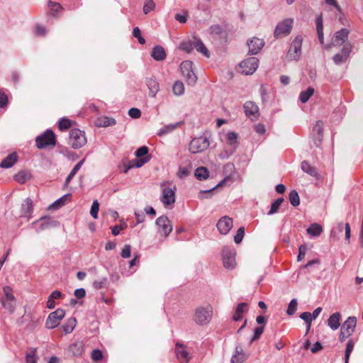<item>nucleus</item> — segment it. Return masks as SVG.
I'll list each match as a JSON object with an SVG mask.
<instances>
[{"mask_svg": "<svg viewBox=\"0 0 363 363\" xmlns=\"http://www.w3.org/2000/svg\"><path fill=\"white\" fill-rule=\"evenodd\" d=\"M213 307L211 304L201 305L195 308L193 320L199 326L208 325L213 318Z\"/></svg>", "mask_w": 363, "mask_h": 363, "instance_id": "obj_1", "label": "nucleus"}, {"mask_svg": "<svg viewBox=\"0 0 363 363\" xmlns=\"http://www.w3.org/2000/svg\"><path fill=\"white\" fill-rule=\"evenodd\" d=\"M211 133L204 131L202 135L194 138L189 143V151L192 153H199L207 150L211 144Z\"/></svg>", "mask_w": 363, "mask_h": 363, "instance_id": "obj_2", "label": "nucleus"}, {"mask_svg": "<svg viewBox=\"0 0 363 363\" xmlns=\"http://www.w3.org/2000/svg\"><path fill=\"white\" fill-rule=\"evenodd\" d=\"M162 189L161 201L165 206L172 205L175 202L176 185L173 182H163L160 184Z\"/></svg>", "mask_w": 363, "mask_h": 363, "instance_id": "obj_3", "label": "nucleus"}, {"mask_svg": "<svg viewBox=\"0 0 363 363\" xmlns=\"http://www.w3.org/2000/svg\"><path fill=\"white\" fill-rule=\"evenodd\" d=\"M294 26V19L287 18L279 22L274 29V36L276 38L285 37L290 34Z\"/></svg>", "mask_w": 363, "mask_h": 363, "instance_id": "obj_4", "label": "nucleus"}, {"mask_svg": "<svg viewBox=\"0 0 363 363\" xmlns=\"http://www.w3.org/2000/svg\"><path fill=\"white\" fill-rule=\"evenodd\" d=\"M148 152L149 149L147 146L139 147L135 152V155L139 159L136 160L133 164L125 167L124 172L126 173L131 167H141L145 164L147 163L151 159V156L148 154Z\"/></svg>", "mask_w": 363, "mask_h": 363, "instance_id": "obj_5", "label": "nucleus"}, {"mask_svg": "<svg viewBox=\"0 0 363 363\" xmlns=\"http://www.w3.org/2000/svg\"><path fill=\"white\" fill-rule=\"evenodd\" d=\"M86 143V138L84 132L74 128L69 132V144L74 149H79Z\"/></svg>", "mask_w": 363, "mask_h": 363, "instance_id": "obj_6", "label": "nucleus"}, {"mask_svg": "<svg viewBox=\"0 0 363 363\" xmlns=\"http://www.w3.org/2000/svg\"><path fill=\"white\" fill-rule=\"evenodd\" d=\"M236 252L235 249L224 247L222 250L221 256L223 264L225 268L233 269L236 266L235 261Z\"/></svg>", "mask_w": 363, "mask_h": 363, "instance_id": "obj_7", "label": "nucleus"}, {"mask_svg": "<svg viewBox=\"0 0 363 363\" xmlns=\"http://www.w3.org/2000/svg\"><path fill=\"white\" fill-rule=\"evenodd\" d=\"M35 143L39 149L45 148L49 145H55L56 143L55 133L52 130L48 129L43 134L36 138Z\"/></svg>", "mask_w": 363, "mask_h": 363, "instance_id": "obj_8", "label": "nucleus"}, {"mask_svg": "<svg viewBox=\"0 0 363 363\" xmlns=\"http://www.w3.org/2000/svg\"><path fill=\"white\" fill-rule=\"evenodd\" d=\"M195 48L199 52L201 53L206 57H210V52L205 46L201 39L194 38L193 42H183V50L189 52L192 49Z\"/></svg>", "mask_w": 363, "mask_h": 363, "instance_id": "obj_9", "label": "nucleus"}, {"mask_svg": "<svg viewBox=\"0 0 363 363\" xmlns=\"http://www.w3.org/2000/svg\"><path fill=\"white\" fill-rule=\"evenodd\" d=\"M65 312L63 309L58 308L56 311L52 312L48 315L45 326L48 329H53L56 327H57L60 321L62 320V318L65 317Z\"/></svg>", "mask_w": 363, "mask_h": 363, "instance_id": "obj_10", "label": "nucleus"}, {"mask_svg": "<svg viewBox=\"0 0 363 363\" xmlns=\"http://www.w3.org/2000/svg\"><path fill=\"white\" fill-rule=\"evenodd\" d=\"M303 38L297 35L293 40L288 51V56L294 60H298L301 54Z\"/></svg>", "mask_w": 363, "mask_h": 363, "instance_id": "obj_11", "label": "nucleus"}, {"mask_svg": "<svg viewBox=\"0 0 363 363\" xmlns=\"http://www.w3.org/2000/svg\"><path fill=\"white\" fill-rule=\"evenodd\" d=\"M239 65L242 73L246 75L252 74L258 67L259 60L255 57H250L242 60Z\"/></svg>", "mask_w": 363, "mask_h": 363, "instance_id": "obj_12", "label": "nucleus"}, {"mask_svg": "<svg viewBox=\"0 0 363 363\" xmlns=\"http://www.w3.org/2000/svg\"><path fill=\"white\" fill-rule=\"evenodd\" d=\"M155 224L157 227V233L167 237L172 230L170 221L166 216H160L156 219Z\"/></svg>", "mask_w": 363, "mask_h": 363, "instance_id": "obj_13", "label": "nucleus"}, {"mask_svg": "<svg viewBox=\"0 0 363 363\" xmlns=\"http://www.w3.org/2000/svg\"><path fill=\"white\" fill-rule=\"evenodd\" d=\"M193 62L190 60L183 61V76L189 85H194L197 81V76L192 69Z\"/></svg>", "mask_w": 363, "mask_h": 363, "instance_id": "obj_14", "label": "nucleus"}, {"mask_svg": "<svg viewBox=\"0 0 363 363\" xmlns=\"http://www.w3.org/2000/svg\"><path fill=\"white\" fill-rule=\"evenodd\" d=\"M324 123L322 121H318L314 125L312 130V138L314 145L320 147L323 138Z\"/></svg>", "mask_w": 363, "mask_h": 363, "instance_id": "obj_15", "label": "nucleus"}, {"mask_svg": "<svg viewBox=\"0 0 363 363\" xmlns=\"http://www.w3.org/2000/svg\"><path fill=\"white\" fill-rule=\"evenodd\" d=\"M216 226L221 235H227L233 226V219L228 216H224L218 220Z\"/></svg>", "mask_w": 363, "mask_h": 363, "instance_id": "obj_16", "label": "nucleus"}, {"mask_svg": "<svg viewBox=\"0 0 363 363\" xmlns=\"http://www.w3.org/2000/svg\"><path fill=\"white\" fill-rule=\"evenodd\" d=\"M245 115L252 120L257 119L259 116V110L257 105L252 101H246L243 105Z\"/></svg>", "mask_w": 363, "mask_h": 363, "instance_id": "obj_17", "label": "nucleus"}, {"mask_svg": "<svg viewBox=\"0 0 363 363\" xmlns=\"http://www.w3.org/2000/svg\"><path fill=\"white\" fill-rule=\"evenodd\" d=\"M247 43L249 48L248 53L251 55H255L259 53L265 44L263 39L256 37L249 40Z\"/></svg>", "mask_w": 363, "mask_h": 363, "instance_id": "obj_18", "label": "nucleus"}, {"mask_svg": "<svg viewBox=\"0 0 363 363\" xmlns=\"http://www.w3.org/2000/svg\"><path fill=\"white\" fill-rule=\"evenodd\" d=\"M357 324V318L354 316H350L342 325L340 331L351 336L354 331Z\"/></svg>", "mask_w": 363, "mask_h": 363, "instance_id": "obj_19", "label": "nucleus"}, {"mask_svg": "<svg viewBox=\"0 0 363 363\" xmlns=\"http://www.w3.org/2000/svg\"><path fill=\"white\" fill-rule=\"evenodd\" d=\"M145 84L149 89L148 95L151 98H155L160 91V84L155 77H150L145 79Z\"/></svg>", "mask_w": 363, "mask_h": 363, "instance_id": "obj_20", "label": "nucleus"}, {"mask_svg": "<svg viewBox=\"0 0 363 363\" xmlns=\"http://www.w3.org/2000/svg\"><path fill=\"white\" fill-rule=\"evenodd\" d=\"M349 33L350 30L345 28H341L335 32L334 34V39L337 45H343L347 40Z\"/></svg>", "mask_w": 363, "mask_h": 363, "instance_id": "obj_21", "label": "nucleus"}, {"mask_svg": "<svg viewBox=\"0 0 363 363\" xmlns=\"http://www.w3.org/2000/svg\"><path fill=\"white\" fill-rule=\"evenodd\" d=\"M33 211V201L30 198H27L21 205V216L30 218Z\"/></svg>", "mask_w": 363, "mask_h": 363, "instance_id": "obj_22", "label": "nucleus"}, {"mask_svg": "<svg viewBox=\"0 0 363 363\" xmlns=\"http://www.w3.org/2000/svg\"><path fill=\"white\" fill-rule=\"evenodd\" d=\"M248 308V304L247 303L242 302L238 303L235 308V314L232 317V319L235 322L242 320V314L247 312Z\"/></svg>", "mask_w": 363, "mask_h": 363, "instance_id": "obj_23", "label": "nucleus"}, {"mask_svg": "<svg viewBox=\"0 0 363 363\" xmlns=\"http://www.w3.org/2000/svg\"><path fill=\"white\" fill-rule=\"evenodd\" d=\"M301 170L314 178H318L319 174L317 169L311 166L306 160H303L301 163Z\"/></svg>", "mask_w": 363, "mask_h": 363, "instance_id": "obj_24", "label": "nucleus"}, {"mask_svg": "<svg viewBox=\"0 0 363 363\" xmlns=\"http://www.w3.org/2000/svg\"><path fill=\"white\" fill-rule=\"evenodd\" d=\"M341 315L339 312L333 313L328 319V325L333 330H337L340 326Z\"/></svg>", "mask_w": 363, "mask_h": 363, "instance_id": "obj_25", "label": "nucleus"}, {"mask_svg": "<svg viewBox=\"0 0 363 363\" xmlns=\"http://www.w3.org/2000/svg\"><path fill=\"white\" fill-rule=\"evenodd\" d=\"M151 56L155 60L163 61L166 58V52L162 46L156 45L152 48Z\"/></svg>", "mask_w": 363, "mask_h": 363, "instance_id": "obj_26", "label": "nucleus"}, {"mask_svg": "<svg viewBox=\"0 0 363 363\" xmlns=\"http://www.w3.org/2000/svg\"><path fill=\"white\" fill-rule=\"evenodd\" d=\"M18 160V156L16 152L9 154L1 162L0 167L1 168L8 169L11 167Z\"/></svg>", "mask_w": 363, "mask_h": 363, "instance_id": "obj_27", "label": "nucleus"}, {"mask_svg": "<svg viewBox=\"0 0 363 363\" xmlns=\"http://www.w3.org/2000/svg\"><path fill=\"white\" fill-rule=\"evenodd\" d=\"M116 123V121L114 118L107 116L99 117L95 121V125L97 127H108L114 125Z\"/></svg>", "mask_w": 363, "mask_h": 363, "instance_id": "obj_28", "label": "nucleus"}, {"mask_svg": "<svg viewBox=\"0 0 363 363\" xmlns=\"http://www.w3.org/2000/svg\"><path fill=\"white\" fill-rule=\"evenodd\" d=\"M182 125V122L179 121L175 123L172 124H168L164 125L163 128L160 129V130L157 133V135L159 136H163L165 135H167L169 133H172L174 130H175L177 128L180 127Z\"/></svg>", "mask_w": 363, "mask_h": 363, "instance_id": "obj_29", "label": "nucleus"}, {"mask_svg": "<svg viewBox=\"0 0 363 363\" xmlns=\"http://www.w3.org/2000/svg\"><path fill=\"white\" fill-rule=\"evenodd\" d=\"M316 30L319 42L321 45L324 43L323 18L320 15L315 18Z\"/></svg>", "mask_w": 363, "mask_h": 363, "instance_id": "obj_30", "label": "nucleus"}, {"mask_svg": "<svg viewBox=\"0 0 363 363\" xmlns=\"http://www.w3.org/2000/svg\"><path fill=\"white\" fill-rule=\"evenodd\" d=\"M238 135L234 131L228 132L226 135L227 145L233 148L238 147Z\"/></svg>", "mask_w": 363, "mask_h": 363, "instance_id": "obj_31", "label": "nucleus"}, {"mask_svg": "<svg viewBox=\"0 0 363 363\" xmlns=\"http://www.w3.org/2000/svg\"><path fill=\"white\" fill-rule=\"evenodd\" d=\"M306 231L312 237H318L323 232V228L320 224L314 223L309 225Z\"/></svg>", "mask_w": 363, "mask_h": 363, "instance_id": "obj_32", "label": "nucleus"}, {"mask_svg": "<svg viewBox=\"0 0 363 363\" xmlns=\"http://www.w3.org/2000/svg\"><path fill=\"white\" fill-rule=\"evenodd\" d=\"M194 176L199 181H203L209 177V171L206 167H199L196 169Z\"/></svg>", "mask_w": 363, "mask_h": 363, "instance_id": "obj_33", "label": "nucleus"}, {"mask_svg": "<svg viewBox=\"0 0 363 363\" xmlns=\"http://www.w3.org/2000/svg\"><path fill=\"white\" fill-rule=\"evenodd\" d=\"M77 320L72 317L68 318L62 325V329L65 334L71 333L76 327Z\"/></svg>", "mask_w": 363, "mask_h": 363, "instance_id": "obj_34", "label": "nucleus"}, {"mask_svg": "<svg viewBox=\"0 0 363 363\" xmlns=\"http://www.w3.org/2000/svg\"><path fill=\"white\" fill-rule=\"evenodd\" d=\"M1 303L3 307L9 311L10 313H13L16 308V299L13 297L12 299L2 298Z\"/></svg>", "mask_w": 363, "mask_h": 363, "instance_id": "obj_35", "label": "nucleus"}, {"mask_svg": "<svg viewBox=\"0 0 363 363\" xmlns=\"http://www.w3.org/2000/svg\"><path fill=\"white\" fill-rule=\"evenodd\" d=\"M69 350L74 356L81 355L84 350L82 342H76L73 343L70 345Z\"/></svg>", "mask_w": 363, "mask_h": 363, "instance_id": "obj_36", "label": "nucleus"}, {"mask_svg": "<svg viewBox=\"0 0 363 363\" xmlns=\"http://www.w3.org/2000/svg\"><path fill=\"white\" fill-rule=\"evenodd\" d=\"M85 160L83 159L81 161H79L74 167V168L72 169V171L70 172V173L69 174V175L67 176V177L66 178V180H65V186H67L69 182H71V180L73 179V177H74V175L77 173V172L80 169V168L82 167V166L83 165L84 162Z\"/></svg>", "mask_w": 363, "mask_h": 363, "instance_id": "obj_37", "label": "nucleus"}, {"mask_svg": "<svg viewBox=\"0 0 363 363\" xmlns=\"http://www.w3.org/2000/svg\"><path fill=\"white\" fill-rule=\"evenodd\" d=\"M15 181L19 184H24L30 178V174L28 171H21L13 177Z\"/></svg>", "mask_w": 363, "mask_h": 363, "instance_id": "obj_38", "label": "nucleus"}, {"mask_svg": "<svg viewBox=\"0 0 363 363\" xmlns=\"http://www.w3.org/2000/svg\"><path fill=\"white\" fill-rule=\"evenodd\" d=\"M314 94V89L311 86H308L306 90L303 91L299 94V100L301 103H306L308 99L313 96Z\"/></svg>", "mask_w": 363, "mask_h": 363, "instance_id": "obj_39", "label": "nucleus"}, {"mask_svg": "<svg viewBox=\"0 0 363 363\" xmlns=\"http://www.w3.org/2000/svg\"><path fill=\"white\" fill-rule=\"evenodd\" d=\"M236 150V148L226 145L218 154V157L220 160H227L235 152Z\"/></svg>", "mask_w": 363, "mask_h": 363, "instance_id": "obj_40", "label": "nucleus"}, {"mask_svg": "<svg viewBox=\"0 0 363 363\" xmlns=\"http://www.w3.org/2000/svg\"><path fill=\"white\" fill-rule=\"evenodd\" d=\"M289 199L291 206L296 207L300 204V197L296 190H291L289 194Z\"/></svg>", "mask_w": 363, "mask_h": 363, "instance_id": "obj_41", "label": "nucleus"}, {"mask_svg": "<svg viewBox=\"0 0 363 363\" xmlns=\"http://www.w3.org/2000/svg\"><path fill=\"white\" fill-rule=\"evenodd\" d=\"M283 201H284V199L281 198V197L278 198L277 199H276L271 204V208H270V210L269 211V212L267 213V215L268 216H272V215L276 213L278 211L279 208H280V206L281 205Z\"/></svg>", "mask_w": 363, "mask_h": 363, "instance_id": "obj_42", "label": "nucleus"}, {"mask_svg": "<svg viewBox=\"0 0 363 363\" xmlns=\"http://www.w3.org/2000/svg\"><path fill=\"white\" fill-rule=\"evenodd\" d=\"M298 307V301L296 298H293L291 300L289 303L288 304V307L286 309V314L288 315H293L295 314Z\"/></svg>", "mask_w": 363, "mask_h": 363, "instance_id": "obj_43", "label": "nucleus"}, {"mask_svg": "<svg viewBox=\"0 0 363 363\" xmlns=\"http://www.w3.org/2000/svg\"><path fill=\"white\" fill-rule=\"evenodd\" d=\"M48 6L50 8L51 12L53 16H56L58 12L61 11L62 9V6L57 3L52 1H49L48 2Z\"/></svg>", "mask_w": 363, "mask_h": 363, "instance_id": "obj_44", "label": "nucleus"}, {"mask_svg": "<svg viewBox=\"0 0 363 363\" xmlns=\"http://www.w3.org/2000/svg\"><path fill=\"white\" fill-rule=\"evenodd\" d=\"M245 235V227L241 226L238 228L236 232V234L234 236V242L235 244H240L244 238Z\"/></svg>", "mask_w": 363, "mask_h": 363, "instance_id": "obj_45", "label": "nucleus"}, {"mask_svg": "<svg viewBox=\"0 0 363 363\" xmlns=\"http://www.w3.org/2000/svg\"><path fill=\"white\" fill-rule=\"evenodd\" d=\"M71 127V121L66 118H62L59 121L58 128L60 130H67Z\"/></svg>", "mask_w": 363, "mask_h": 363, "instance_id": "obj_46", "label": "nucleus"}, {"mask_svg": "<svg viewBox=\"0 0 363 363\" xmlns=\"http://www.w3.org/2000/svg\"><path fill=\"white\" fill-rule=\"evenodd\" d=\"M216 189V187H212L206 190H201L198 194V197L200 199H209L213 195V191Z\"/></svg>", "mask_w": 363, "mask_h": 363, "instance_id": "obj_47", "label": "nucleus"}, {"mask_svg": "<svg viewBox=\"0 0 363 363\" xmlns=\"http://www.w3.org/2000/svg\"><path fill=\"white\" fill-rule=\"evenodd\" d=\"M26 363H37L36 349H31L26 355Z\"/></svg>", "mask_w": 363, "mask_h": 363, "instance_id": "obj_48", "label": "nucleus"}, {"mask_svg": "<svg viewBox=\"0 0 363 363\" xmlns=\"http://www.w3.org/2000/svg\"><path fill=\"white\" fill-rule=\"evenodd\" d=\"M99 210V203L97 200H94L92 203L90 214L94 218L96 219L98 218V212Z\"/></svg>", "mask_w": 363, "mask_h": 363, "instance_id": "obj_49", "label": "nucleus"}, {"mask_svg": "<svg viewBox=\"0 0 363 363\" xmlns=\"http://www.w3.org/2000/svg\"><path fill=\"white\" fill-rule=\"evenodd\" d=\"M155 7L153 0H145L143 6V12L147 14L152 11Z\"/></svg>", "mask_w": 363, "mask_h": 363, "instance_id": "obj_50", "label": "nucleus"}, {"mask_svg": "<svg viewBox=\"0 0 363 363\" xmlns=\"http://www.w3.org/2000/svg\"><path fill=\"white\" fill-rule=\"evenodd\" d=\"M353 349H354V342L352 340H350L346 345L344 359L349 360L350 354H351Z\"/></svg>", "mask_w": 363, "mask_h": 363, "instance_id": "obj_51", "label": "nucleus"}, {"mask_svg": "<svg viewBox=\"0 0 363 363\" xmlns=\"http://www.w3.org/2000/svg\"><path fill=\"white\" fill-rule=\"evenodd\" d=\"M108 279L106 277H103L99 280H96L93 283V286L96 289H101L107 284Z\"/></svg>", "mask_w": 363, "mask_h": 363, "instance_id": "obj_52", "label": "nucleus"}, {"mask_svg": "<svg viewBox=\"0 0 363 363\" xmlns=\"http://www.w3.org/2000/svg\"><path fill=\"white\" fill-rule=\"evenodd\" d=\"M299 318L305 321L306 325L308 326H311V323L313 321L311 313L310 312H303L300 314Z\"/></svg>", "mask_w": 363, "mask_h": 363, "instance_id": "obj_53", "label": "nucleus"}, {"mask_svg": "<svg viewBox=\"0 0 363 363\" xmlns=\"http://www.w3.org/2000/svg\"><path fill=\"white\" fill-rule=\"evenodd\" d=\"M352 45L350 43H345L341 50L340 54L345 57L347 60L352 52Z\"/></svg>", "mask_w": 363, "mask_h": 363, "instance_id": "obj_54", "label": "nucleus"}, {"mask_svg": "<svg viewBox=\"0 0 363 363\" xmlns=\"http://www.w3.org/2000/svg\"><path fill=\"white\" fill-rule=\"evenodd\" d=\"M264 326H259V327L255 328L254 335L252 336V337L250 340V343L258 340L260 337L261 335L262 334V333L264 331Z\"/></svg>", "mask_w": 363, "mask_h": 363, "instance_id": "obj_55", "label": "nucleus"}, {"mask_svg": "<svg viewBox=\"0 0 363 363\" xmlns=\"http://www.w3.org/2000/svg\"><path fill=\"white\" fill-rule=\"evenodd\" d=\"M259 94H260L261 100H262V103L264 104V103L267 102L269 100V96H268V93H267V89L264 85H262L260 86Z\"/></svg>", "mask_w": 363, "mask_h": 363, "instance_id": "obj_56", "label": "nucleus"}, {"mask_svg": "<svg viewBox=\"0 0 363 363\" xmlns=\"http://www.w3.org/2000/svg\"><path fill=\"white\" fill-rule=\"evenodd\" d=\"M333 60L335 65H339L345 62L347 60L342 54L337 53L333 56Z\"/></svg>", "mask_w": 363, "mask_h": 363, "instance_id": "obj_57", "label": "nucleus"}, {"mask_svg": "<svg viewBox=\"0 0 363 363\" xmlns=\"http://www.w3.org/2000/svg\"><path fill=\"white\" fill-rule=\"evenodd\" d=\"M133 35L134 37L137 38L138 42L143 45L145 43V40L141 36L140 30L138 27H135L133 28Z\"/></svg>", "mask_w": 363, "mask_h": 363, "instance_id": "obj_58", "label": "nucleus"}, {"mask_svg": "<svg viewBox=\"0 0 363 363\" xmlns=\"http://www.w3.org/2000/svg\"><path fill=\"white\" fill-rule=\"evenodd\" d=\"M307 247L305 245H301L298 247V254L297 256V261H301L306 255Z\"/></svg>", "mask_w": 363, "mask_h": 363, "instance_id": "obj_59", "label": "nucleus"}, {"mask_svg": "<svg viewBox=\"0 0 363 363\" xmlns=\"http://www.w3.org/2000/svg\"><path fill=\"white\" fill-rule=\"evenodd\" d=\"M131 255V246L130 245H125L121 253L123 258H128Z\"/></svg>", "mask_w": 363, "mask_h": 363, "instance_id": "obj_60", "label": "nucleus"}, {"mask_svg": "<svg viewBox=\"0 0 363 363\" xmlns=\"http://www.w3.org/2000/svg\"><path fill=\"white\" fill-rule=\"evenodd\" d=\"M128 115L133 118H139L141 116L140 109L137 108H131L128 111Z\"/></svg>", "mask_w": 363, "mask_h": 363, "instance_id": "obj_61", "label": "nucleus"}, {"mask_svg": "<svg viewBox=\"0 0 363 363\" xmlns=\"http://www.w3.org/2000/svg\"><path fill=\"white\" fill-rule=\"evenodd\" d=\"M127 227L125 223H123L118 225H115L111 228V233L113 235H118L121 230L125 229Z\"/></svg>", "mask_w": 363, "mask_h": 363, "instance_id": "obj_62", "label": "nucleus"}, {"mask_svg": "<svg viewBox=\"0 0 363 363\" xmlns=\"http://www.w3.org/2000/svg\"><path fill=\"white\" fill-rule=\"evenodd\" d=\"M173 93L176 96L182 95V82L177 81L173 86Z\"/></svg>", "mask_w": 363, "mask_h": 363, "instance_id": "obj_63", "label": "nucleus"}, {"mask_svg": "<svg viewBox=\"0 0 363 363\" xmlns=\"http://www.w3.org/2000/svg\"><path fill=\"white\" fill-rule=\"evenodd\" d=\"M102 352L100 350L96 349L94 350L91 352V359L94 361H99L102 359Z\"/></svg>", "mask_w": 363, "mask_h": 363, "instance_id": "obj_64", "label": "nucleus"}]
</instances>
